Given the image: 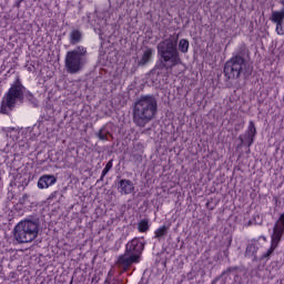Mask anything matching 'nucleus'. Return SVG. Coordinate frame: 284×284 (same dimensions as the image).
Here are the masks:
<instances>
[{
    "label": "nucleus",
    "instance_id": "f257e3e1",
    "mask_svg": "<svg viewBox=\"0 0 284 284\" xmlns=\"http://www.w3.org/2000/svg\"><path fill=\"white\" fill-rule=\"evenodd\" d=\"M159 110V102L154 95H143L133 105V123L138 128H145L153 121Z\"/></svg>",
    "mask_w": 284,
    "mask_h": 284
},
{
    "label": "nucleus",
    "instance_id": "f03ea898",
    "mask_svg": "<svg viewBox=\"0 0 284 284\" xmlns=\"http://www.w3.org/2000/svg\"><path fill=\"white\" fill-rule=\"evenodd\" d=\"M178 45L179 36L175 39L168 38L158 44V54L160 57L159 70H172V68L181 63Z\"/></svg>",
    "mask_w": 284,
    "mask_h": 284
},
{
    "label": "nucleus",
    "instance_id": "7ed1b4c3",
    "mask_svg": "<svg viewBox=\"0 0 284 284\" xmlns=\"http://www.w3.org/2000/svg\"><path fill=\"white\" fill-rule=\"evenodd\" d=\"M26 99V87L21 80L17 81L10 87L1 100L0 112L10 116L12 110L17 108V103H23Z\"/></svg>",
    "mask_w": 284,
    "mask_h": 284
},
{
    "label": "nucleus",
    "instance_id": "20e7f679",
    "mask_svg": "<svg viewBox=\"0 0 284 284\" xmlns=\"http://www.w3.org/2000/svg\"><path fill=\"white\" fill-rule=\"evenodd\" d=\"M247 48L242 45L236 55H233L224 65V74L227 79H239L241 74H250V69L247 67V61L243 54Z\"/></svg>",
    "mask_w": 284,
    "mask_h": 284
},
{
    "label": "nucleus",
    "instance_id": "39448f33",
    "mask_svg": "<svg viewBox=\"0 0 284 284\" xmlns=\"http://www.w3.org/2000/svg\"><path fill=\"white\" fill-rule=\"evenodd\" d=\"M88 63V48L78 45L65 54L64 65L69 74H79Z\"/></svg>",
    "mask_w": 284,
    "mask_h": 284
},
{
    "label": "nucleus",
    "instance_id": "423d86ee",
    "mask_svg": "<svg viewBox=\"0 0 284 284\" xmlns=\"http://www.w3.org/2000/svg\"><path fill=\"white\" fill-rule=\"evenodd\" d=\"M39 236V222L22 220L13 229V239L17 243H32Z\"/></svg>",
    "mask_w": 284,
    "mask_h": 284
},
{
    "label": "nucleus",
    "instance_id": "0eeeda50",
    "mask_svg": "<svg viewBox=\"0 0 284 284\" xmlns=\"http://www.w3.org/2000/svg\"><path fill=\"white\" fill-rule=\"evenodd\" d=\"M284 235V212L280 215L278 220L275 222L273 227V234L271 235V246L267 252L262 256V258H271L272 254L278 245Z\"/></svg>",
    "mask_w": 284,
    "mask_h": 284
},
{
    "label": "nucleus",
    "instance_id": "6e6552de",
    "mask_svg": "<svg viewBox=\"0 0 284 284\" xmlns=\"http://www.w3.org/2000/svg\"><path fill=\"white\" fill-rule=\"evenodd\" d=\"M132 263H139V255H130V253H124L118 258V267L128 272L132 267Z\"/></svg>",
    "mask_w": 284,
    "mask_h": 284
},
{
    "label": "nucleus",
    "instance_id": "1a4fd4ad",
    "mask_svg": "<svg viewBox=\"0 0 284 284\" xmlns=\"http://www.w3.org/2000/svg\"><path fill=\"white\" fill-rule=\"evenodd\" d=\"M144 245L143 242L139 239H133L131 242L126 244L125 253L130 254L131 256L136 255L138 260L141 256V253L143 252Z\"/></svg>",
    "mask_w": 284,
    "mask_h": 284
},
{
    "label": "nucleus",
    "instance_id": "9d476101",
    "mask_svg": "<svg viewBox=\"0 0 284 284\" xmlns=\"http://www.w3.org/2000/svg\"><path fill=\"white\" fill-rule=\"evenodd\" d=\"M118 191L122 195L132 194L134 192V183L130 180H120L118 183Z\"/></svg>",
    "mask_w": 284,
    "mask_h": 284
},
{
    "label": "nucleus",
    "instance_id": "9b49d317",
    "mask_svg": "<svg viewBox=\"0 0 284 284\" xmlns=\"http://www.w3.org/2000/svg\"><path fill=\"white\" fill-rule=\"evenodd\" d=\"M57 183V178L54 175H42L38 181V187L40 190H45Z\"/></svg>",
    "mask_w": 284,
    "mask_h": 284
},
{
    "label": "nucleus",
    "instance_id": "f8f14e48",
    "mask_svg": "<svg viewBox=\"0 0 284 284\" xmlns=\"http://www.w3.org/2000/svg\"><path fill=\"white\" fill-rule=\"evenodd\" d=\"M71 45H77V43H81L83 39V33L79 29H73L69 34Z\"/></svg>",
    "mask_w": 284,
    "mask_h": 284
},
{
    "label": "nucleus",
    "instance_id": "ddd939ff",
    "mask_svg": "<svg viewBox=\"0 0 284 284\" xmlns=\"http://www.w3.org/2000/svg\"><path fill=\"white\" fill-rule=\"evenodd\" d=\"M152 54H154V50L153 49H146L143 52L142 58L138 62V65H148V63H150V61H152Z\"/></svg>",
    "mask_w": 284,
    "mask_h": 284
},
{
    "label": "nucleus",
    "instance_id": "4468645a",
    "mask_svg": "<svg viewBox=\"0 0 284 284\" xmlns=\"http://www.w3.org/2000/svg\"><path fill=\"white\" fill-rule=\"evenodd\" d=\"M256 136V125H254L253 121L248 123V131H247V145H252L254 143V138Z\"/></svg>",
    "mask_w": 284,
    "mask_h": 284
},
{
    "label": "nucleus",
    "instance_id": "2eb2a0df",
    "mask_svg": "<svg viewBox=\"0 0 284 284\" xmlns=\"http://www.w3.org/2000/svg\"><path fill=\"white\" fill-rule=\"evenodd\" d=\"M97 136L100 139V141H110V139H112V133H110V131L103 126L99 130Z\"/></svg>",
    "mask_w": 284,
    "mask_h": 284
},
{
    "label": "nucleus",
    "instance_id": "dca6fc26",
    "mask_svg": "<svg viewBox=\"0 0 284 284\" xmlns=\"http://www.w3.org/2000/svg\"><path fill=\"white\" fill-rule=\"evenodd\" d=\"M169 230H170V226H165V225L159 227V229L154 232V234H155L154 239L161 240V239H163V236H168Z\"/></svg>",
    "mask_w": 284,
    "mask_h": 284
},
{
    "label": "nucleus",
    "instance_id": "f3484780",
    "mask_svg": "<svg viewBox=\"0 0 284 284\" xmlns=\"http://www.w3.org/2000/svg\"><path fill=\"white\" fill-rule=\"evenodd\" d=\"M179 50L183 54H186L187 50H190V41H187V39H181L179 42Z\"/></svg>",
    "mask_w": 284,
    "mask_h": 284
},
{
    "label": "nucleus",
    "instance_id": "a211bd4d",
    "mask_svg": "<svg viewBox=\"0 0 284 284\" xmlns=\"http://www.w3.org/2000/svg\"><path fill=\"white\" fill-rule=\"evenodd\" d=\"M256 252H258V247H256V245H254V244H248L245 250V256H247L250 258V257L254 256V254H256Z\"/></svg>",
    "mask_w": 284,
    "mask_h": 284
},
{
    "label": "nucleus",
    "instance_id": "6ab92c4d",
    "mask_svg": "<svg viewBox=\"0 0 284 284\" xmlns=\"http://www.w3.org/2000/svg\"><path fill=\"white\" fill-rule=\"evenodd\" d=\"M138 230L141 233L148 232V230H150V223L148 222V220L140 221L138 224Z\"/></svg>",
    "mask_w": 284,
    "mask_h": 284
},
{
    "label": "nucleus",
    "instance_id": "aec40b11",
    "mask_svg": "<svg viewBox=\"0 0 284 284\" xmlns=\"http://www.w3.org/2000/svg\"><path fill=\"white\" fill-rule=\"evenodd\" d=\"M112 165H113L112 160H110V161L106 163V165H105V168L103 169V171H102V176H105V174H108V173L112 170Z\"/></svg>",
    "mask_w": 284,
    "mask_h": 284
},
{
    "label": "nucleus",
    "instance_id": "412c9836",
    "mask_svg": "<svg viewBox=\"0 0 284 284\" xmlns=\"http://www.w3.org/2000/svg\"><path fill=\"white\" fill-rule=\"evenodd\" d=\"M104 284H121V282L116 281V282H113V283H110V282H106Z\"/></svg>",
    "mask_w": 284,
    "mask_h": 284
},
{
    "label": "nucleus",
    "instance_id": "4be33fe9",
    "mask_svg": "<svg viewBox=\"0 0 284 284\" xmlns=\"http://www.w3.org/2000/svg\"><path fill=\"white\" fill-rule=\"evenodd\" d=\"M23 2V0H19V3Z\"/></svg>",
    "mask_w": 284,
    "mask_h": 284
},
{
    "label": "nucleus",
    "instance_id": "5701e85b",
    "mask_svg": "<svg viewBox=\"0 0 284 284\" xmlns=\"http://www.w3.org/2000/svg\"><path fill=\"white\" fill-rule=\"evenodd\" d=\"M23 197H24V199H28V195H24Z\"/></svg>",
    "mask_w": 284,
    "mask_h": 284
}]
</instances>
